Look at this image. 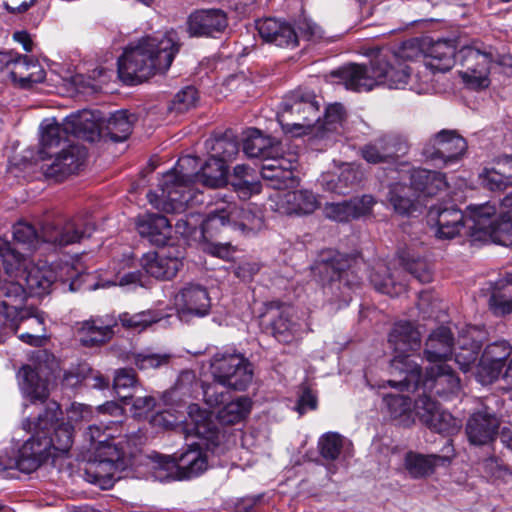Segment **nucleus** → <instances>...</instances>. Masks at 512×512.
I'll use <instances>...</instances> for the list:
<instances>
[{
  "mask_svg": "<svg viewBox=\"0 0 512 512\" xmlns=\"http://www.w3.org/2000/svg\"><path fill=\"white\" fill-rule=\"evenodd\" d=\"M94 226L82 217L45 221L40 232L30 223L19 221L13 226V242L0 237V257L7 273L18 270L26 262V252L40 243L67 246L91 236Z\"/></svg>",
  "mask_w": 512,
  "mask_h": 512,
  "instance_id": "f257e3e1",
  "label": "nucleus"
},
{
  "mask_svg": "<svg viewBox=\"0 0 512 512\" xmlns=\"http://www.w3.org/2000/svg\"><path fill=\"white\" fill-rule=\"evenodd\" d=\"M420 53L414 41L404 42L396 51L381 50L369 66L348 64L332 72L346 89L361 92L370 91L376 85L390 89L404 88L410 77V70L404 60L413 59Z\"/></svg>",
  "mask_w": 512,
  "mask_h": 512,
  "instance_id": "f03ea898",
  "label": "nucleus"
},
{
  "mask_svg": "<svg viewBox=\"0 0 512 512\" xmlns=\"http://www.w3.org/2000/svg\"><path fill=\"white\" fill-rule=\"evenodd\" d=\"M181 47L180 36L174 29L144 36L135 46L127 47L118 59L119 78L127 85H137L157 73H165Z\"/></svg>",
  "mask_w": 512,
  "mask_h": 512,
  "instance_id": "7ed1b4c3",
  "label": "nucleus"
},
{
  "mask_svg": "<svg viewBox=\"0 0 512 512\" xmlns=\"http://www.w3.org/2000/svg\"><path fill=\"white\" fill-rule=\"evenodd\" d=\"M227 165L212 156L195 174H184L177 168L165 173L159 182V191H149L147 198L156 209L166 212H181L186 206L198 203L195 185L216 188L226 181Z\"/></svg>",
  "mask_w": 512,
  "mask_h": 512,
  "instance_id": "20e7f679",
  "label": "nucleus"
},
{
  "mask_svg": "<svg viewBox=\"0 0 512 512\" xmlns=\"http://www.w3.org/2000/svg\"><path fill=\"white\" fill-rule=\"evenodd\" d=\"M62 414L60 405L53 400L47 401L45 409L35 421L29 418L23 420L22 429L32 432V436L13 455L5 453L0 456V465L3 469H17L23 473H32L42 466L51 455L52 442L45 435L55 420Z\"/></svg>",
  "mask_w": 512,
  "mask_h": 512,
  "instance_id": "39448f33",
  "label": "nucleus"
},
{
  "mask_svg": "<svg viewBox=\"0 0 512 512\" xmlns=\"http://www.w3.org/2000/svg\"><path fill=\"white\" fill-rule=\"evenodd\" d=\"M361 266L363 263L356 256L328 250L321 254L313 272L319 276L329 301L341 308L349 304L353 291L362 283Z\"/></svg>",
  "mask_w": 512,
  "mask_h": 512,
  "instance_id": "423d86ee",
  "label": "nucleus"
},
{
  "mask_svg": "<svg viewBox=\"0 0 512 512\" xmlns=\"http://www.w3.org/2000/svg\"><path fill=\"white\" fill-rule=\"evenodd\" d=\"M142 444L143 434L138 430L127 437L126 448H109L103 455L101 452L95 453V458L85 467L86 480L102 489L113 487L115 481L121 478L120 473L133 465Z\"/></svg>",
  "mask_w": 512,
  "mask_h": 512,
  "instance_id": "0eeeda50",
  "label": "nucleus"
},
{
  "mask_svg": "<svg viewBox=\"0 0 512 512\" xmlns=\"http://www.w3.org/2000/svg\"><path fill=\"white\" fill-rule=\"evenodd\" d=\"M279 124L286 133L294 136L314 135L320 121V105L310 90H295L286 95L277 114Z\"/></svg>",
  "mask_w": 512,
  "mask_h": 512,
  "instance_id": "6e6552de",
  "label": "nucleus"
},
{
  "mask_svg": "<svg viewBox=\"0 0 512 512\" xmlns=\"http://www.w3.org/2000/svg\"><path fill=\"white\" fill-rule=\"evenodd\" d=\"M470 235L475 240L491 239L507 246L512 243V213L503 212L496 216V208L484 203L471 208Z\"/></svg>",
  "mask_w": 512,
  "mask_h": 512,
  "instance_id": "1a4fd4ad",
  "label": "nucleus"
},
{
  "mask_svg": "<svg viewBox=\"0 0 512 512\" xmlns=\"http://www.w3.org/2000/svg\"><path fill=\"white\" fill-rule=\"evenodd\" d=\"M457 61L462 70V80L473 89L485 88L489 85L488 74L493 63H501V56L492 46H466L457 53Z\"/></svg>",
  "mask_w": 512,
  "mask_h": 512,
  "instance_id": "9d476101",
  "label": "nucleus"
},
{
  "mask_svg": "<svg viewBox=\"0 0 512 512\" xmlns=\"http://www.w3.org/2000/svg\"><path fill=\"white\" fill-rule=\"evenodd\" d=\"M211 373L216 383L237 391L252 382L253 367L240 353L218 352L211 359Z\"/></svg>",
  "mask_w": 512,
  "mask_h": 512,
  "instance_id": "9b49d317",
  "label": "nucleus"
},
{
  "mask_svg": "<svg viewBox=\"0 0 512 512\" xmlns=\"http://www.w3.org/2000/svg\"><path fill=\"white\" fill-rule=\"evenodd\" d=\"M182 430L186 437H197L201 445L214 454L220 455L225 450V434L214 423L211 414L198 404L188 406Z\"/></svg>",
  "mask_w": 512,
  "mask_h": 512,
  "instance_id": "f8f14e48",
  "label": "nucleus"
},
{
  "mask_svg": "<svg viewBox=\"0 0 512 512\" xmlns=\"http://www.w3.org/2000/svg\"><path fill=\"white\" fill-rule=\"evenodd\" d=\"M27 298L28 292L19 278L17 281H0V314L12 322L35 318L39 325H44V313L27 307Z\"/></svg>",
  "mask_w": 512,
  "mask_h": 512,
  "instance_id": "ddd939ff",
  "label": "nucleus"
},
{
  "mask_svg": "<svg viewBox=\"0 0 512 512\" xmlns=\"http://www.w3.org/2000/svg\"><path fill=\"white\" fill-rule=\"evenodd\" d=\"M262 317L264 331L280 343H292L301 335V325L294 319L293 309L288 305L271 302Z\"/></svg>",
  "mask_w": 512,
  "mask_h": 512,
  "instance_id": "4468645a",
  "label": "nucleus"
},
{
  "mask_svg": "<svg viewBox=\"0 0 512 512\" xmlns=\"http://www.w3.org/2000/svg\"><path fill=\"white\" fill-rule=\"evenodd\" d=\"M410 149L407 138L401 134H383L360 148L361 157L369 164L395 163Z\"/></svg>",
  "mask_w": 512,
  "mask_h": 512,
  "instance_id": "2eb2a0df",
  "label": "nucleus"
},
{
  "mask_svg": "<svg viewBox=\"0 0 512 512\" xmlns=\"http://www.w3.org/2000/svg\"><path fill=\"white\" fill-rule=\"evenodd\" d=\"M467 150L466 140L456 131L443 129L436 133L423 148V155L447 166L458 161Z\"/></svg>",
  "mask_w": 512,
  "mask_h": 512,
  "instance_id": "dca6fc26",
  "label": "nucleus"
},
{
  "mask_svg": "<svg viewBox=\"0 0 512 512\" xmlns=\"http://www.w3.org/2000/svg\"><path fill=\"white\" fill-rule=\"evenodd\" d=\"M414 411L421 423L434 432L453 435L461 428V422L450 412L441 409L430 395H420L415 400Z\"/></svg>",
  "mask_w": 512,
  "mask_h": 512,
  "instance_id": "f3484780",
  "label": "nucleus"
},
{
  "mask_svg": "<svg viewBox=\"0 0 512 512\" xmlns=\"http://www.w3.org/2000/svg\"><path fill=\"white\" fill-rule=\"evenodd\" d=\"M512 354V346L507 341H496L485 347L476 366L475 377L483 385L499 379Z\"/></svg>",
  "mask_w": 512,
  "mask_h": 512,
  "instance_id": "a211bd4d",
  "label": "nucleus"
},
{
  "mask_svg": "<svg viewBox=\"0 0 512 512\" xmlns=\"http://www.w3.org/2000/svg\"><path fill=\"white\" fill-rule=\"evenodd\" d=\"M228 27V17L221 9H199L187 19V32L191 37L218 38Z\"/></svg>",
  "mask_w": 512,
  "mask_h": 512,
  "instance_id": "6ab92c4d",
  "label": "nucleus"
},
{
  "mask_svg": "<svg viewBox=\"0 0 512 512\" xmlns=\"http://www.w3.org/2000/svg\"><path fill=\"white\" fill-rule=\"evenodd\" d=\"M442 455L409 451L404 457V467L414 479H420L431 475L437 466H446L455 457V450L451 439H447L442 448Z\"/></svg>",
  "mask_w": 512,
  "mask_h": 512,
  "instance_id": "aec40b11",
  "label": "nucleus"
},
{
  "mask_svg": "<svg viewBox=\"0 0 512 512\" xmlns=\"http://www.w3.org/2000/svg\"><path fill=\"white\" fill-rule=\"evenodd\" d=\"M175 304L181 320L189 321L192 317H205L211 309L208 291L201 285L188 284L175 296Z\"/></svg>",
  "mask_w": 512,
  "mask_h": 512,
  "instance_id": "412c9836",
  "label": "nucleus"
},
{
  "mask_svg": "<svg viewBox=\"0 0 512 512\" xmlns=\"http://www.w3.org/2000/svg\"><path fill=\"white\" fill-rule=\"evenodd\" d=\"M388 386L399 391L417 390L422 381L421 366L409 354H397L390 361Z\"/></svg>",
  "mask_w": 512,
  "mask_h": 512,
  "instance_id": "4be33fe9",
  "label": "nucleus"
},
{
  "mask_svg": "<svg viewBox=\"0 0 512 512\" xmlns=\"http://www.w3.org/2000/svg\"><path fill=\"white\" fill-rule=\"evenodd\" d=\"M420 386L423 388L422 395L432 394L449 398L460 390V379L446 364H439L427 369Z\"/></svg>",
  "mask_w": 512,
  "mask_h": 512,
  "instance_id": "5701e85b",
  "label": "nucleus"
},
{
  "mask_svg": "<svg viewBox=\"0 0 512 512\" xmlns=\"http://www.w3.org/2000/svg\"><path fill=\"white\" fill-rule=\"evenodd\" d=\"M86 151L77 145H69L58 153L50 163H44L41 169L48 179L61 182L68 176L76 173L84 164Z\"/></svg>",
  "mask_w": 512,
  "mask_h": 512,
  "instance_id": "b1692460",
  "label": "nucleus"
},
{
  "mask_svg": "<svg viewBox=\"0 0 512 512\" xmlns=\"http://www.w3.org/2000/svg\"><path fill=\"white\" fill-rule=\"evenodd\" d=\"M482 330L476 326L463 328L453 347L455 362L463 372L470 371L482 348Z\"/></svg>",
  "mask_w": 512,
  "mask_h": 512,
  "instance_id": "393cba45",
  "label": "nucleus"
},
{
  "mask_svg": "<svg viewBox=\"0 0 512 512\" xmlns=\"http://www.w3.org/2000/svg\"><path fill=\"white\" fill-rule=\"evenodd\" d=\"M164 466L174 470L171 472L174 479L187 480L201 475L207 469L208 461L199 446L191 445L178 457H169Z\"/></svg>",
  "mask_w": 512,
  "mask_h": 512,
  "instance_id": "a878e982",
  "label": "nucleus"
},
{
  "mask_svg": "<svg viewBox=\"0 0 512 512\" xmlns=\"http://www.w3.org/2000/svg\"><path fill=\"white\" fill-rule=\"evenodd\" d=\"M478 205H470L469 216L465 218L463 212L456 207H449L443 209L432 208L429 212L431 220L436 221L435 235L439 239H453L457 236L460 230L467 226L470 230L472 225L471 221V208L477 207Z\"/></svg>",
  "mask_w": 512,
  "mask_h": 512,
  "instance_id": "bb28decb",
  "label": "nucleus"
},
{
  "mask_svg": "<svg viewBox=\"0 0 512 512\" xmlns=\"http://www.w3.org/2000/svg\"><path fill=\"white\" fill-rule=\"evenodd\" d=\"M256 29L263 41L283 48H295L299 45V36L295 27L276 18H265L256 22Z\"/></svg>",
  "mask_w": 512,
  "mask_h": 512,
  "instance_id": "cd10ccee",
  "label": "nucleus"
},
{
  "mask_svg": "<svg viewBox=\"0 0 512 512\" xmlns=\"http://www.w3.org/2000/svg\"><path fill=\"white\" fill-rule=\"evenodd\" d=\"M8 274L19 278L26 286L28 294L36 296L50 293L52 286L57 281V274L50 267L26 266L25 263L18 270H13Z\"/></svg>",
  "mask_w": 512,
  "mask_h": 512,
  "instance_id": "c85d7f7f",
  "label": "nucleus"
},
{
  "mask_svg": "<svg viewBox=\"0 0 512 512\" xmlns=\"http://www.w3.org/2000/svg\"><path fill=\"white\" fill-rule=\"evenodd\" d=\"M500 421L494 414L479 411L472 414L466 423L468 440L474 445H485L498 434Z\"/></svg>",
  "mask_w": 512,
  "mask_h": 512,
  "instance_id": "c756f323",
  "label": "nucleus"
},
{
  "mask_svg": "<svg viewBox=\"0 0 512 512\" xmlns=\"http://www.w3.org/2000/svg\"><path fill=\"white\" fill-rule=\"evenodd\" d=\"M136 229L142 238L152 245L164 246L171 237L172 225L170 221L160 214H145L136 221Z\"/></svg>",
  "mask_w": 512,
  "mask_h": 512,
  "instance_id": "7c9ffc66",
  "label": "nucleus"
},
{
  "mask_svg": "<svg viewBox=\"0 0 512 512\" xmlns=\"http://www.w3.org/2000/svg\"><path fill=\"white\" fill-rule=\"evenodd\" d=\"M117 321L113 317H96L82 322L78 334L83 346L92 347L109 341Z\"/></svg>",
  "mask_w": 512,
  "mask_h": 512,
  "instance_id": "2f4dec72",
  "label": "nucleus"
},
{
  "mask_svg": "<svg viewBox=\"0 0 512 512\" xmlns=\"http://www.w3.org/2000/svg\"><path fill=\"white\" fill-rule=\"evenodd\" d=\"M141 266L148 275L156 279L170 280L182 267V261L170 254L148 252L142 256Z\"/></svg>",
  "mask_w": 512,
  "mask_h": 512,
  "instance_id": "473e14b6",
  "label": "nucleus"
},
{
  "mask_svg": "<svg viewBox=\"0 0 512 512\" xmlns=\"http://www.w3.org/2000/svg\"><path fill=\"white\" fill-rule=\"evenodd\" d=\"M320 203L316 195L309 190L288 191L279 197L278 210L286 215H308L313 213Z\"/></svg>",
  "mask_w": 512,
  "mask_h": 512,
  "instance_id": "72a5a7b5",
  "label": "nucleus"
},
{
  "mask_svg": "<svg viewBox=\"0 0 512 512\" xmlns=\"http://www.w3.org/2000/svg\"><path fill=\"white\" fill-rule=\"evenodd\" d=\"M112 430V427L103 424H92L88 426L84 437L85 440L90 443V449L94 450V453L101 452V455H103L109 448H126L127 437H130L131 433L116 437L112 433Z\"/></svg>",
  "mask_w": 512,
  "mask_h": 512,
  "instance_id": "f704fd0d",
  "label": "nucleus"
},
{
  "mask_svg": "<svg viewBox=\"0 0 512 512\" xmlns=\"http://www.w3.org/2000/svg\"><path fill=\"white\" fill-rule=\"evenodd\" d=\"M454 344L450 328L440 326L430 333L425 342V358L429 362L444 361L452 355Z\"/></svg>",
  "mask_w": 512,
  "mask_h": 512,
  "instance_id": "c9c22d12",
  "label": "nucleus"
},
{
  "mask_svg": "<svg viewBox=\"0 0 512 512\" xmlns=\"http://www.w3.org/2000/svg\"><path fill=\"white\" fill-rule=\"evenodd\" d=\"M388 342L397 354L418 351L421 346L420 332L411 322L396 323L389 333Z\"/></svg>",
  "mask_w": 512,
  "mask_h": 512,
  "instance_id": "e433bc0d",
  "label": "nucleus"
},
{
  "mask_svg": "<svg viewBox=\"0 0 512 512\" xmlns=\"http://www.w3.org/2000/svg\"><path fill=\"white\" fill-rule=\"evenodd\" d=\"M457 54L452 41L438 40L432 43L425 55V66L432 72H447L455 64Z\"/></svg>",
  "mask_w": 512,
  "mask_h": 512,
  "instance_id": "4c0bfd02",
  "label": "nucleus"
},
{
  "mask_svg": "<svg viewBox=\"0 0 512 512\" xmlns=\"http://www.w3.org/2000/svg\"><path fill=\"white\" fill-rule=\"evenodd\" d=\"M230 202H223L211 210L201 222L200 234L204 241L218 237L225 229L233 228Z\"/></svg>",
  "mask_w": 512,
  "mask_h": 512,
  "instance_id": "58836bf2",
  "label": "nucleus"
},
{
  "mask_svg": "<svg viewBox=\"0 0 512 512\" xmlns=\"http://www.w3.org/2000/svg\"><path fill=\"white\" fill-rule=\"evenodd\" d=\"M232 213L233 228L239 229L244 235H252L261 231L264 227V217L262 211L256 206L247 204L238 207L230 202Z\"/></svg>",
  "mask_w": 512,
  "mask_h": 512,
  "instance_id": "ea45409f",
  "label": "nucleus"
},
{
  "mask_svg": "<svg viewBox=\"0 0 512 512\" xmlns=\"http://www.w3.org/2000/svg\"><path fill=\"white\" fill-rule=\"evenodd\" d=\"M409 187L415 194L431 197L447 187L445 175L427 169H413L410 175Z\"/></svg>",
  "mask_w": 512,
  "mask_h": 512,
  "instance_id": "a19ab883",
  "label": "nucleus"
},
{
  "mask_svg": "<svg viewBox=\"0 0 512 512\" xmlns=\"http://www.w3.org/2000/svg\"><path fill=\"white\" fill-rule=\"evenodd\" d=\"M69 135L93 142L99 137V126L92 111L84 109L64 119Z\"/></svg>",
  "mask_w": 512,
  "mask_h": 512,
  "instance_id": "79ce46f5",
  "label": "nucleus"
},
{
  "mask_svg": "<svg viewBox=\"0 0 512 512\" xmlns=\"http://www.w3.org/2000/svg\"><path fill=\"white\" fill-rule=\"evenodd\" d=\"M19 378L22 392L32 403L45 402L48 399V383L34 368L29 365L23 366L19 371Z\"/></svg>",
  "mask_w": 512,
  "mask_h": 512,
  "instance_id": "37998d69",
  "label": "nucleus"
},
{
  "mask_svg": "<svg viewBox=\"0 0 512 512\" xmlns=\"http://www.w3.org/2000/svg\"><path fill=\"white\" fill-rule=\"evenodd\" d=\"M44 71L40 69L37 60L14 52L9 77L14 82L26 84L38 82L43 78Z\"/></svg>",
  "mask_w": 512,
  "mask_h": 512,
  "instance_id": "c03bdc74",
  "label": "nucleus"
},
{
  "mask_svg": "<svg viewBox=\"0 0 512 512\" xmlns=\"http://www.w3.org/2000/svg\"><path fill=\"white\" fill-rule=\"evenodd\" d=\"M278 166H262L261 176L264 180L270 181L274 189H284L292 186L295 182L293 169L295 161L291 159H276Z\"/></svg>",
  "mask_w": 512,
  "mask_h": 512,
  "instance_id": "a18cd8bd",
  "label": "nucleus"
},
{
  "mask_svg": "<svg viewBox=\"0 0 512 512\" xmlns=\"http://www.w3.org/2000/svg\"><path fill=\"white\" fill-rule=\"evenodd\" d=\"M489 307L496 316H505L512 313V274L495 282Z\"/></svg>",
  "mask_w": 512,
  "mask_h": 512,
  "instance_id": "49530a36",
  "label": "nucleus"
},
{
  "mask_svg": "<svg viewBox=\"0 0 512 512\" xmlns=\"http://www.w3.org/2000/svg\"><path fill=\"white\" fill-rule=\"evenodd\" d=\"M417 198L412 188L402 183L392 184L387 195L388 202L399 215H410L416 211Z\"/></svg>",
  "mask_w": 512,
  "mask_h": 512,
  "instance_id": "de8ad7c7",
  "label": "nucleus"
},
{
  "mask_svg": "<svg viewBox=\"0 0 512 512\" xmlns=\"http://www.w3.org/2000/svg\"><path fill=\"white\" fill-rule=\"evenodd\" d=\"M394 277L386 265L377 264L370 274V282L378 292L394 297L406 289V285L395 281Z\"/></svg>",
  "mask_w": 512,
  "mask_h": 512,
  "instance_id": "09e8293b",
  "label": "nucleus"
},
{
  "mask_svg": "<svg viewBox=\"0 0 512 512\" xmlns=\"http://www.w3.org/2000/svg\"><path fill=\"white\" fill-rule=\"evenodd\" d=\"M113 388L124 404H129L134 394L142 392L143 388L137 378L136 372L131 368H121L115 371Z\"/></svg>",
  "mask_w": 512,
  "mask_h": 512,
  "instance_id": "8fccbe9b",
  "label": "nucleus"
},
{
  "mask_svg": "<svg viewBox=\"0 0 512 512\" xmlns=\"http://www.w3.org/2000/svg\"><path fill=\"white\" fill-rule=\"evenodd\" d=\"M252 402L245 396L226 402L216 414V418L223 425H234L244 420L250 413Z\"/></svg>",
  "mask_w": 512,
  "mask_h": 512,
  "instance_id": "3c124183",
  "label": "nucleus"
},
{
  "mask_svg": "<svg viewBox=\"0 0 512 512\" xmlns=\"http://www.w3.org/2000/svg\"><path fill=\"white\" fill-rule=\"evenodd\" d=\"M61 416L62 414L47 430L42 432V435H45L52 442V456H54L55 451L61 453L68 452L73 444V427L69 423H61L57 425Z\"/></svg>",
  "mask_w": 512,
  "mask_h": 512,
  "instance_id": "603ef678",
  "label": "nucleus"
},
{
  "mask_svg": "<svg viewBox=\"0 0 512 512\" xmlns=\"http://www.w3.org/2000/svg\"><path fill=\"white\" fill-rule=\"evenodd\" d=\"M134 115L125 110L113 113L107 121V136L114 142L126 140L132 132Z\"/></svg>",
  "mask_w": 512,
  "mask_h": 512,
  "instance_id": "864d4df0",
  "label": "nucleus"
},
{
  "mask_svg": "<svg viewBox=\"0 0 512 512\" xmlns=\"http://www.w3.org/2000/svg\"><path fill=\"white\" fill-rule=\"evenodd\" d=\"M277 149V143L273 139L265 137L259 130H255L244 140L243 151L251 158L268 159L272 156V151Z\"/></svg>",
  "mask_w": 512,
  "mask_h": 512,
  "instance_id": "5fc2aeb1",
  "label": "nucleus"
},
{
  "mask_svg": "<svg viewBox=\"0 0 512 512\" xmlns=\"http://www.w3.org/2000/svg\"><path fill=\"white\" fill-rule=\"evenodd\" d=\"M390 416L403 425H410L412 419V401L408 396L387 394L383 398Z\"/></svg>",
  "mask_w": 512,
  "mask_h": 512,
  "instance_id": "6e6d98bb",
  "label": "nucleus"
},
{
  "mask_svg": "<svg viewBox=\"0 0 512 512\" xmlns=\"http://www.w3.org/2000/svg\"><path fill=\"white\" fill-rule=\"evenodd\" d=\"M324 117L323 124L316 123L314 136L319 138H325L328 133L336 132L344 121L346 112L342 104L334 103L326 108Z\"/></svg>",
  "mask_w": 512,
  "mask_h": 512,
  "instance_id": "4d7b16f0",
  "label": "nucleus"
},
{
  "mask_svg": "<svg viewBox=\"0 0 512 512\" xmlns=\"http://www.w3.org/2000/svg\"><path fill=\"white\" fill-rule=\"evenodd\" d=\"M171 355L168 353H154L149 350L133 353L130 361L141 371L158 369L170 363Z\"/></svg>",
  "mask_w": 512,
  "mask_h": 512,
  "instance_id": "13d9d810",
  "label": "nucleus"
},
{
  "mask_svg": "<svg viewBox=\"0 0 512 512\" xmlns=\"http://www.w3.org/2000/svg\"><path fill=\"white\" fill-rule=\"evenodd\" d=\"M479 179L482 186L491 192L502 193L512 187V174L505 175L495 168H484Z\"/></svg>",
  "mask_w": 512,
  "mask_h": 512,
  "instance_id": "bf43d9fd",
  "label": "nucleus"
},
{
  "mask_svg": "<svg viewBox=\"0 0 512 512\" xmlns=\"http://www.w3.org/2000/svg\"><path fill=\"white\" fill-rule=\"evenodd\" d=\"M160 320L157 313L151 310L138 313L124 312L119 315V321L125 329L142 331Z\"/></svg>",
  "mask_w": 512,
  "mask_h": 512,
  "instance_id": "052dcab7",
  "label": "nucleus"
},
{
  "mask_svg": "<svg viewBox=\"0 0 512 512\" xmlns=\"http://www.w3.org/2000/svg\"><path fill=\"white\" fill-rule=\"evenodd\" d=\"M199 100L198 90L194 86H186L179 90L170 102L169 110L184 113L196 107Z\"/></svg>",
  "mask_w": 512,
  "mask_h": 512,
  "instance_id": "680f3d73",
  "label": "nucleus"
},
{
  "mask_svg": "<svg viewBox=\"0 0 512 512\" xmlns=\"http://www.w3.org/2000/svg\"><path fill=\"white\" fill-rule=\"evenodd\" d=\"M69 132L66 130L65 122L62 124L52 123L48 124L42 132L41 135V145L43 151L41 153H46V149H50L53 147H58L62 142L68 141Z\"/></svg>",
  "mask_w": 512,
  "mask_h": 512,
  "instance_id": "e2e57ef3",
  "label": "nucleus"
},
{
  "mask_svg": "<svg viewBox=\"0 0 512 512\" xmlns=\"http://www.w3.org/2000/svg\"><path fill=\"white\" fill-rule=\"evenodd\" d=\"M343 444L344 438L338 433H326L318 442L320 455L326 460L334 461L339 457Z\"/></svg>",
  "mask_w": 512,
  "mask_h": 512,
  "instance_id": "0e129e2a",
  "label": "nucleus"
},
{
  "mask_svg": "<svg viewBox=\"0 0 512 512\" xmlns=\"http://www.w3.org/2000/svg\"><path fill=\"white\" fill-rule=\"evenodd\" d=\"M213 158L221 159L224 164L232 160L239 152V146L236 140L227 135L216 138L211 146Z\"/></svg>",
  "mask_w": 512,
  "mask_h": 512,
  "instance_id": "69168bd1",
  "label": "nucleus"
},
{
  "mask_svg": "<svg viewBox=\"0 0 512 512\" xmlns=\"http://www.w3.org/2000/svg\"><path fill=\"white\" fill-rule=\"evenodd\" d=\"M404 269L421 283H428L432 280V272L424 259L403 260Z\"/></svg>",
  "mask_w": 512,
  "mask_h": 512,
  "instance_id": "338daca9",
  "label": "nucleus"
},
{
  "mask_svg": "<svg viewBox=\"0 0 512 512\" xmlns=\"http://www.w3.org/2000/svg\"><path fill=\"white\" fill-rule=\"evenodd\" d=\"M134 396L128 401L131 402V412L134 417H143L153 411L156 406L157 400L152 395H142V392L137 394L133 393ZM130 404V402H128Z\"/></svg>",
  "mask_w": 512,
  "mask_h": 512,
  "instance_id": "774afa93",
  "label": "nucleus"
}]
</instances>
